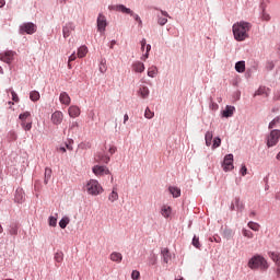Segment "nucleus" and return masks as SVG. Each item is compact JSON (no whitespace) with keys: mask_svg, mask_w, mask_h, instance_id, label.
Segmentation results:
<instances>
[{"mask_svg":"<svg viewBox=\"0 0 280 280\" xmlns=\"http://www.w3.org/2000/svg\"><path fill=\"white\" fill-rule=\"evenodd\" d=\"M152 49V46L150 44L147 45V50L145 54H143V56L145 58H150V50Z\"/></svg>","mask_w":280,"mask_h":280,"instance_id":"4d7b16f0","label":"nucleus"},{"mask_svg":"<svg viewBox=\"0 0 280 280\" xmlns=\"http://www.w3.org/2000/svg\"><path fill=\"white\" fill-rule=\"evenodd\" d=\"M192 246H195V248H201V244H200V238L198 236H194L192 237V242H191Z\"/></svg>","mask_w":280,"mask_h":280,"instance_id":"79ce46f5","label":"nucleus"},{"mask_svg":"<svg viewBox=\"0 0 280 280\" xmlns=\"http://www.w3.org/2000/svg\"><path fill=\"white\" fill-rule=\"evenodd\" d=\"M242 233H243L244 237H247V240H253L255 237V234H253V232L250 230L243 229Z\"/></svg>","mask_w":280,"mask_h":280,"instance_id":"4c0bfd02","label":"nucleus"},{"mask_svg":"<svg viewBox=\"0 0 280 280\" xmlns=\"http://www.w3.org/2000/svg\"><path fill=\"white\" fill-rule=\"evenodd\" d=\"M20 34H36V24L32 22H25L20 25Z\"/></svg>","mask_w":280,"mask_h":280,"instance_id":"0eeeda50","label":"nucleus"},{"mask_svg":"<svg viewBox=\"0 0 280 280\" xmlns=\"http://www.w3.org/2000/svg\"><path fill=\"white\" fill-rule=\"evenodd\" d=\"M14 201L19 205H23V202H25V191H23V188H18L15 190Z\"/></svg>","mask_w":280,"mask_h":280,"instance_id":"dca6fc26","label":"nucleus"},{"mask_svg":"<svg viewBox=\"0 0 280 280\" xmlns=\"http://www.w3.org/2000/svg\"><path fill=\"white\" fill-rule=\"evenodd\" d=\"M247 226H248V229H250L252 231H255V232H257V231H259V229H261V225H259V223L253 222V221H249L247 223Z\"/></svg>","mask_w":280,"mask_h":280,"instance_id":"f704fd0d","label":"nucleus"},{"mask_svg":"<svg viewBox=\"0 0 280 280\" xmlns=\"http://www.w3.org/2000/svg\"><path fill=\"white\" fill-rule=\"evenodd\" d=\"M108 200L112 202H117L119 200V194H117V188H113L112 192L108 196Z\"/></svg>","mask_w":280,"mask_h":280,"instance_id":"c85d7f7f","label":"nucleus"},{"mask_svg":"<svg viewBox=\"0 0 280 280\" xmlns=\"http://www.w3.org/2000/svg\"><path fill=\"white\" fill-rule=\"evenodd\" d=\"M235 71L237 73H244L246 71V61H237L235 63Z\"/></svg>","mask_w":280,"mask_h":280,"instance_id":"393cba45","label":"nucleus"},{"mask_svg":"<svg viewBox=\"0 0 280 280\" xmlns=\"http://www.w3.org/2000/svg\"><path fill=\"white\" fill-rule=\"evenodd\" d=\"M280 121V117H276L273 118L270 122H269V130H272V128H276L277 127V124H279Z\"/></svg>","mask_w":280,"mask_h":280,"instance_id":"37998d69","label":"nucleus"},{"mask_svg":"<svg viewBox=\"0 0 280 280\" xmlns=\"http://www.w3.org/2000/svg\"><path fill=\"white\" fill-rule=\"evenodd\" d=\"M264 93H266V89L259 88V89L255 92L254 97H257V95H264Z\"/></svg>","mask_w":280,"mask_h":280,"instance_id":"6e6d98bb","label":"nucleus"},{"mask_svg":"<svg viewBox=\"0 0 280 280\" xmlns=\"http://www.w3.org/2000/svg\"><path fill=\"white\" fill-rule=\"evenodd\" d=\"M234 113L235 106L226 105L225 109L222 112V117H225L228 119L229 117H233Z\"/></svg>","mask_w":280,"mask_h":280,"instance_id":"412c9836","label":"nucleus"},{"mask_svg":"<svg viewBox=\"0 0 280 280\" xmlns=\"http://www.w3.org/2000/svg\"><path fill=\"white\" fill-rule=\"evenodd\" d=\"M100 73H106L108 71V67L106 66V59H102L98 66Z\"/></svg>","mask_w":280,"mask_h":280,"instance_id":"2f4dec72","label":"nucleus"},{"mask_svg":"<svg viewBox=\"0 0 280 280\" xmlns=\"http://www.w3.org/2000/svg\"><path fill=\"white\" fill-rule=\"evenodd\" d=\"M106 27H108V20L104 13H98L96 19V28L101 35L106 34Z\"/></svg>","mask_w":280,"mask_h":280,"instance_id":"39448f33","label":"nucleus"},{"mask_svg":"<svg viewBox=\"0 0 280 280\" xmlns=\"http://www.w3.org/2000/svg\"><path fill=\"white\" fill-rule=\"evenodd\" d=\"M115 152H117V147L109 145L108 147V154H110V156H113V154H115Z\"/></svg>","mask_w":280,"mask_h":280,"instance_id":"5fc2aeb1","label":"nucleus"},{"mask_svg":"<svg viewBox=\"0 0 280 280\" xmlns=\"http://www.w3.org/2000/svg\"><path fill=\"white\" fill-rule=\"evenodd\" d=\"M48 222H49V226H57L58 219L56 217H49Z\"/></svg>","mask_w":280,"mask_h":280,"instance_id":"09e8293b","label":"nucleus"},{"mask_svg":"<svg viewBox=\"0 0 280 280\" xmlns=\"http://www.w3.org/2000/svg\"><path fill=\"white\" fill-rule=\"evenodd\" d=\"M205 141L207 148H210L211 143L213 142V131H207L205 135Z\"/></svg>","mask_w":280,"mask_h":280,"instance_id":"cd10ccee","label":"nucleus"},{"mask_svg":"<svg viewBox=\"0 0 280 280\" xmlns=\"http://www.w3.org/2000/svg\"><path fill=\"white\" fill-rule=\"evenodd\" d=\"M280 139V129H272L269 135H267V148H275L279 143Z\"/></svg>","mask_w":280,"mask_h":280,"instance_id":"20e7f679","label":"nucleus"},{"mask_svg":"<svg viewBox=\"0 0 280 280\" xmlns=\"http://www.w3.org/2000/svg\"><path fill=\"white\" fill-rule=\"evenodd\" d=\"M131 68L135 73H143V71H145V65L141 61H135Z\"/></svg>","mask_w":280,"mask_h":280,"instance_id":"a211bd4d","label":"nucleus"},{"mask_svg":"<svg viewBox=\"0 0 280 280\" xmlns=\"http://www.w3.org/2000/svg\"><path fill=\"white\" fill-rule=\"evenodd\" d=\"M92 172L96 176H108L110 174V170L106 165H94Z\"/></svg>","mask_w":280,"mask_h":280,"instance_id":"6e6552de","label":"nucleus"},{"mask_svg":"<svg viewBox=\"0 0 280 280\" xmlns=\"http://www.w3.org/2000/svg\"><path fill=\"white\" fill-rule=\"evenodd\" d=\"M240 174L241 176H246V174H248V168L246 167V165H242L241 170H240Z\"/></svg>","mask_w":280,"mask_h":280,"instance_id":"603ef678","label":"nucleus"},{"mask_svg":"<svg viewBox=\"0 0 280 280\" xmlns=\"http://www.w3.org/2000/svg\"><path fill=\"white\" fill-rule=\"evenodd\" d=\"M75 52H72L71 56L69 57V62H73V60H75Z\"/></svg>","mask_w":280,"mask_h":280,"instance_id":"e2e57ef3","label":"nucleus"},{"mask_svg":"<svg viewBox=\"0 0 280 280\" xmlns=\"http://www.w3.org/2000/svg\"><path fill=\"white\" fill-rule=\"evenodd\" d=\"M59 102L65 106H69V104H71V96H69L67 92H61L59 95Z\"/></svg>","mask_w":280,"mask_h":280,"instance_id":"aec40b11","label":"nucleus"},{"mask_svg":"<svg viewBox=\"0 0 280 280\" xmlns=\"http://www.w3.org/2000/svg\"><path fill=\"white\" fill-rule=\"evenodd\" d=\"M31 115L32 114L30 112H24L23 114H20L19 119L22 121V124L26 122Z\"/></svg>","mask_w":280,"mask_h":280,"instance_id":"e433bc0d","label":"nucleus"},{"mask_svg":"<svg viewBox=\"0 0 280 280\" xmlns=\"http://www.w3.org/2000/svg\"><path fill=\"white\" fill-rule=\"evenodd\" d=\"M84 191H86L88 196H100L104 194V187L97 179H89L83 186Z\"/></svg>","mask_w":280,"mask_h":280,"instance_id":"f03ea898","label":"nucleus"},{"mask_svg":"<svg viewBox=\"0 0 280 280\" xmlns=\"http://www.w3.org/2000/svg\"><path fill=\"white\" fill-rule=\"evenodd\" d=\"M70 220L68 217H63L60 221H59V226L60 229H67V225L69 224Z\"/></svg>","mask_w":280,"mask_h":280,"instance_id":"58836bf2","label":"nucleus"},{"mask_svg":"<svg viewBox=\"0 0 280 280\" xmlns=\"http://www.w3.org/2000/svg\"><path fill=\"white\" fill-rule=\"evenodd\" d=\"M270 257H271L272 261H275V264H277V266L280 267V253L273 252L270 254Z\"/></svg>","mask_w":280,"mask_h":280,"instance_id":"473e14b6","label":"nucleus"},{"mask_svg":"<svg viewBox=\"0 0 280 280\" xmlns=\"http://www.w3.org/2000/svg\"><path fill=\"white\" fill-rule=\"evenodd\" d=\"M140 82L141 84L139 85L137 95L140 100H148V97H150V88L145 85V79H141Z\"/></svg>","mask_w":280,"mask_h":280,"instance_id":"423d86ee","label":"nucleus"},{"mask_svg":"<svg viewBox=\"0 0 280 280\" xmlns=\"http://www.w3.org/2000/svg\"><path fill=\"white\" fill-rule=\"evenodd\" d=\"M80 113H81L80 107H78L77 105H71L68 108V115L72 119H75V117H80Z\"/></svg>","mask_w":280,"mask_h":280,"instance_id":"6ab92c4d","label":"nucleus"},{"mask_svg":"<svg viewBox=\"0 0 280 280\" xmlns=\"http://www.w3.org/2000/svg\"><path fill=\"white\" fill-rule=\"evenodd\" d=\"M62 119H65V114L60 110H56L51 114L50 121L54 126H60L62 124Z\"/></svg>","mask_w":280,"mask_h":280,"instance_id":"f8f14e48","label":"nucleus"},{"mask_svg":"<svg viewBox=\"0 0 280 280\" xmlns=\"http://www.w3.org/2000/svg\"><path fill=\"white\" fill-rule=\"evenodd\" d=\"M115 45H117V40L113 39V40L109 43V49H114Z\"/></svg>","mask_w":280,"mask_h":280,"instance_id":"680f3d73","label":"nucleus"},{"mask_svg":"<svg viewBox=\"0 0 280 280\" xmlns=\"http://www.w3.org/2000/svg\"><path fill=\"white\" fill-rule=\"evenodd\" d=\"M86 54H89V48H86V46L79 47L78 58H84V56H86Z\"/></svg>","mask_w":280,"mask_h":280,"instance_id":"7c9ffc66","label":"nucleus"},{"mask_svg":"<svg viewBox=\"0 0 280 280\" xmlns=\"http://www.w3.org/2000/svg\"><path fill=\"white\" fill-rule=\"evenodd\" d=\"M11 95H12L13 102H19V94H16V92H14V90L11 91Z\"/></svg>","mask_w":280,"mask_h":280,"instance_id":"bf43d9fd","label":"nucleus"},{"mask_svg":"<svg viewBox=\"0 0 280 280\" xmlns=\"http://www.w3.org/2000/svg\"><path fill=\"white\" fill-rule=\"evenodd\" d=\"M267 69H268L269 71H272V69H275V62L269 61V62L267 63Z\"/></svg>","mask_w":280,"mask_h":280,"instance_id":"052dcab7","label":"nucleus"},{"mask_svg":"<svg viewBox=\"0 0 280 280\" xmlns=\"http://www.w3.org/2000/svg\"><path fill=\"white\" fill-rule=\"evenodd\" d=\"M5 5V0H0V8H3Z\"/></svg>","mask_w":280,"mask_h":280,"instance_id":"338daca9","label":"nucleus"},{"mask_svg":"<svg viewBox=\"0 0 280 280\" xmlns=\"http://www.w3.org/2000/svg\"><path fill=\"white\" fill-rule=\"evenodd\" d=\"M248 268H250V270H257L259 268L260 270H268V261H266V258L262 256L256 255L249 259Z\"/></svg>","mask_w":280,"mask_h":280,"instance_id":"7ed1b4c3","label":"nucleus"},{"mask_svg":"<svg viewBox=\"0 0 280 280\" xmlns=\"http://www.w3.org/2000/svg\"><path fill=\"white\" fill-rule=\"evenodd\" d=\"M44 176H45L44 183H45V185H47L51 178V168L46 167Z\"/></svg>","mask_w":280,"mask_h":280,"instance_id":"c9c22d12","label":"nucleus"},{"mask_svg":"<svg viewBox=\"0 0 280 280\" xmlns=\"http://www.w3.org/2000/svg\"><path fill=\"white\" fill-rule=\"evenodd\" d=\"M73 31H75V24L73 22L67 23L62 28L63 38H69Z\"/></svg>","mask_w":280,"mask_h":280,"instance_id":"2eb2a0df","label":"nucleus"},{"mask_svg":"<svg viewBox=\"0 0 280 280\" xmlns=\"http://www.w3.org/2000/svg\"><path fill=\"white\" fill-rule=\"evenodd\" d=\"M16 139H18L16 132L10 131L9 132V140L10 141H16Z\"/></svg>","mask_w":280,"mask_h":280,"instance_id":"864d4df0","label":"nucleus"},{"mask_svg":"<svg viewBox=\"0 0 280 280\" xmlns=\"http://www.w3.org/2000/svg\"><path fill=\"white\" fill-rule=\"evenodd\" d=\"M222 167L225 172H231L235 166H233V154H226L224 156Z\"/></svg>","mask_w":280,"mask_h":280,"instance_id":"9b49d317","label":"nucleus"},{"mask_svg":"<svg viewBox=\"0 0 280 280\" xmlns=\"http://www.w3.org/2000/svg\"><path fill=\"white\" fill-rule=\"evenodd\" d=\"M170 194H172L173 198H180V188L176 186L168 187Z\"/></svg>","mask_w":280,"mask_h":280,"instance_id":"bb28decb","label":"nucleus"},{"mask_svg":"<svg viewBox=\"0 0 280 280\" xmlns=\"http://www.w3.org/2000/svg\"><path fill=\"white\" fill-rule=\"evenodd\" d=\"M147 75L148 78H155L156 75H159V68H156V66L149 67Z\"/></svg>","mask_w":280,"mask_h":280,"instance_id":"b1692460","label":"nucleus"},{"mask_svg":"<svg viewBox=\"0 0 280 280\" xmlns=\"http://www.w3.org/2000/svg\"><path fill=\"white\" fill-rule=\"evenodd\" d=\"M109 10H114V12H121V14H132V11L130 8H127L126 5L124 4H115V5H112V7H108Z\"/></svg>","mask_w":280,"mask_h":280,"instance_id":"ddd939ff","label":"nucleus"},{"mask_svg":"<svg viewBox=\"0 0 280 280\" xmlns=\"http://www.w3.org/2000/svg\"><path fill=\"white\" fill-rule=\"evenodd\" d=\"M10 235H16L19 233V226L16 225H11L9 229Z\"/></svg>","mask_w":280,"mask_h":280,"instance_id":"de8ad7c7","label":"nucleus"},{"mask_svg":"<svg viewBox=\"0 0 280 280\" xmlns=\"http://www.w3.org/2000/svg\"><path fill=\"white\" fill-rule=\"evenodd\" d=\"M277 275L280 278V267L277 269Z\"/></svg>","mask_w":280,"mask_h":280,"instance_id":"774afa93","label":"nucleus"},{"mask_svg":"<svg viewBox=\"0 0 280 280\" xmlns=\"http://www.w3.org/2000/svg\"><path fill=\"white\" fill-rule=\"evenodd\" d=\"M144 117L145 119H152L154 117V112H151L150 107H147L144 110Z\"/></svg>","mask_w":280,"mask_h":280,"instance_id":"c03bdc74","label":"nucleus"},{"mask_svg":"<svg viewBox=\"0 0 280 280\" xmlns=\"http://www.w3.org/2000/svg\"><path fill=\"white\" fill-rule=\"evenodd\" d=\"M79 128H80V124L78 121H72L70 122V126H69V132H71L72 135H75Z\"/></svg>","mask_w":280,"mask_h":280,"instance_id":"c756f323","label":"nucleus"},{"mask_svg":"<svg viewBox=\"0 0 280 280\" xmlns=\"http://www.w3.org/2000/svg\"><path fill=\"white\" fill-rule=\"evenodd\" d=\"M161 215H163V218H170V215H172V207L163 206L161 208Z\"/></svg>","mask_w":280,"mask_h":280,"instance_id":"a878e982","label":"nucleus"},{"mask_svg":"<svg viewBox=\"0 0 280 280\" xmlns=\"http://www.w3.org/2000/svg\"><path fill=\"white\" fill-rule=\"evenodd\" d=\"M30 100L32 102H38V100H40V93L38 91H32L30 93Z\"/></svg>","mask_w":280,"mask_h":280,"instance_id":"72a5a7b5","label":"nucleus"},{"mask_svg":"<svg viewBox=\"0 0 280 280\" xmlns=\"http://www.w3.org/2000/svg\"><path fill=\"white\" fill-rule=\"evenodd\" d=\"M156 19L158 24L163 27L164 25H167V19H172V16H170V13H167V11L160 10V13L156 14Z\"/></svg>","mask_w":280,"mask_h":280,"instance_id":"9d476101","label":"nucleus"},{"mask_svg":"<svg viewBox=\"0 0 280 280\" xmlns=\"http://www.w3.org/2000/svg\"><path fill=\"white\" fill-rule=\"evenodd\" d=\"M140 277H141V272H139V270H133V271L131 272V279H132V280H139Z\"/></svg>","mask_w":280,"mask_h":280,"instance_id":"8fccbe9b","label":"nucleus"},{"mask_svg":"<svg viewBox=\"0 0 280 280\" xmlns=\"http://www.w3.org/2000/svg\"><path fill=\"white\" fill-rule=\"evenodd\" d=\"M252 27L253 24L246 21L234 23L232 26L234 39H236L237 43H243V40H246L249 37L248 33L250 32Z\"/></svg>","mask_w":280,"mask_h":280,"instance_id":"f257e3e1","label":"nucleus"},{"mask_svg":"<svg viewBox=\"0 0 280 280\" xmlns=\"http://www.w3.org/2000/svg\"><path fill=\"white\" fill-rule=\"evenodd\" d=\"M109 259L112 261H116V264H121V260L124 259V256L119 252H114L110 254Z\"/></svg>","mask_w":280,"mask_h":280,"instance_id":"4be33fe9","label":"nucleus"},{"mask_svg":"<svg viewBox=\"0 0 280 280\" xmlns=\"http://www.w3.org/2000/svg\"><path fill=\"white\" fill-rule=\"evenodd\" d=\"M162 259L164 264H170V260L172 259V255L170 254V249L163 248L161 250Z\"/></svg>","mask_w":280,"mask_h":280,"instance_id":"5701e85b","label":"nucleus"},{"mask_svg":"<svg viewBox=\"0 0 280 280\" xmlns=\"http://www.w3.org/2000/svg\"><path fill=\"white\" fill-rule=\"evenodd\" d=\"M130 16H132V19H135V21H137L140 26L143 25V21L141 20L139 14L135 13V11H132V14H130Z\"/></svg>","mask_w":280,"mask_h":280,"instance_id":"49530a36","label":"nucleus"},{"mask_svg":"<svg viewBox=\"0 0 280 280\" xmlns=\"http://www.w3.org/2000/svg\"><path fill=\"white\" fill-rule=\"evenodd\" d=\"M235 209H236V211H240V212L244 211V209H245L244 201H241V199L238 197H236L234 199V203H232V206H231L232 211H235Z\"/></svg>","mask_w":280,"mask_h":280,"instance_id":"f3484780","label":"nucleus"},{"mask_svg":"<svg viewBox=\"0 0 280 280\" xmlns=\"http://www.w3.org/2000/svg\"><path fill=\"white\" fill-rule=\"evenodd\" d=\"M140 45L141 47H145V45H148L145 38L141 39Z\"/></svg>","mask_w":280,"mask_h":280,"instance_id":"0e129e2a","label":"nucleus"},{"mask_svg":"<svg viewBox=\"0 0 280 280\" xmlns=\"http://www.w3.org/2000/svg\"><path fill=\"white\" fill-rule=\"evenodd\" d=\"M66 148L67 150H73V140H68V142H66Z\"/></svg>","mask_w":280,"mask_h":280,"instance_id":"13d9d810","label":"nucleus"},{"mask_svg":"<svg viewBox=\"0 0 280 280\" xmlns=\"http://www.w3.org/2000/svg\"><path fill=\"white\" fill-rule=\"evenodd\" d=\"M129 119H130V117L128 116V114H125L124 115V124H126Z\"/></svg>","mask_w":280,"mask_h":280,"instance_id":"69168bd1","label":"nucleus"},{"mask_svg":"<svg viewBox=\"0 0 280 280\" xmlns=\"http://www.w3.org/2000/svg\"><path fill=\"white\" fill-rule=\"evenodd\" d=\"M21 126H22L23 130H25L26 132L32 130V121L21 122Z\"/></svg>","mask_w":280,"mask_h":280,"instance_id":"a18cd8bd","label":"nucleus"},{"mask_svg":"<svg viewBox=\"0 0 280 280\" xmlns=\"http://www.w3.org/2000/svg\"><path fill=\"white\" fill-rule=\"evenodd\" d=\"M261 21H270V15L266 12L262 11L261 15H260Z\"/></svg>","mask_w":280,"mask_h":280,"instance_id":"3c124183","label":"nucleus"},{"mask_svg":"<svg viewBox=\"0 0 280 280\" xmlns=\"http://www.w3.org/2000/svg\"><path fill=\"white\" fill-rule=\"evenodd\" d=\"M220 145H222V139H220V137H215L213 139L212 150L220 148Z\"/></svg>","mask_w":280,"mask_h":280,"instance_id":"ea45409f","label":"nucleus"},{"mask_svg":"<svg viewBox=\"0 0 280 280\" xmlns=\"http://www.w3.org/2000/svg\"><path fill=\"white\" fill-rule=\"evenodd\" d=\"M14 56H16L15 51L7 50L0 54V60H2V62H5L7 65H12V61L14 60Z\"/></svg>","mask_w":280,"mask_h":280,"instance_id":"1a4fd4ad","label":"nucleus"},{"mask_svg":"<svg viewBox=\"0 0 280 280\" xmlns=\"http://www.w3.org/2000/svg\"><path fill=\"white\" fill-rule=\"evenodd\" d=\"M95 162L96 163H103L104 165H108V163H110V155H108L104 152H98L95 155Z\"/></svg>","mask_w":280,"mask_h":280,"instance_id":"4468645a","label":"nucleus"},{"mask_svg":"<svg viewBox=\"0 0 280 280\" xmlns=\"http://www.w3.org/2000/svg\"><path fill=\"white\" fill-rule=\"evenodd\" d=\"M62 259H65V254L57 252L55 254V261H57V264H62Z\"/></svg>","mask_w":280,"mask_h":280,"instance_id":"a19ab883","label":"nucleus"}]
</instances>
